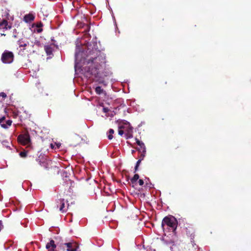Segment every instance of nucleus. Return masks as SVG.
<instances>
[{
    "mask_svg": "<svg viewBox=\"0 0 251 251\" xmlns=\"http://www.w3.org/2000/svg\"><path fill=\"white\" fill-rule=\"evenodd\" d=\"M64 245L66 246L67 251H76L78 246H76L75 243H64Z\"/></svg>",
    "mask_w": 251,
    "mask_h": 251,
    "instance_id": "obj_11",
    "label": "nucleus"
},
{
    "mask_svg": "<svg viewBox=\"0 0 251 251\" xmlns=\"http://www.w3.org/2000/svg\"><path fill=\"white\" fill-rule=\"evenodd\" d=\"M13 37L14 38H17V36L16 35H13Z\"/></svg>",
    "mask_w": 251,
    "mask_h": 251,
    "instance_id": "obj_34",
    "label": "nucleus"
},
{
    "mask_svg": "<svg viewBox=\"0 0 251 251\" xmlns=\"http://www.w3.org/2000/svg\"><path fill=\"white\" fill-rule=\"evenodd\" d=\"M46 248L49 251H57L55 250L56 246L53 240H50V242L47 244Z\"/></svg>",
    "mask_w": 251,
    "mask_h": 251,
    "instance_id": "obj_10",
    "label": "nucleus"
},
{
    "mask_svg": "<svg viewBox=\"0 0 251 251\" xmlns=\"http://www.w3.org/2000/svg\"><path fill=\"white\" fill-rule=\"evenodd\" d=\"M43 25V24L41 22H40V23H38V24H37L36 26L37 27L39 28V27H42Z\"/></svg>",
    "mask_w": 251,
    "mask_h": 251,
    "instance_id": "obj_28",
    "label": "nucleus"
},
{
    "mask_svg": "<svg viewBox=\"0 0 251 251\" xmlns=\"http://www.w3.org/2000/svg\"><path fill=\"white\" fill-rule=\"evenodd\" d=\"M165 226L168 227L170 230L175 232L177 226V221L173 216H166L163 218L161 224V226L163 229H164Z\"/></svg>",
    "mask_w": 251,
    "mask_h": 251,
    "instance_id": "obj_2",
    "label": "nucleus"
},
{
    "mask_svg": "<svg viewBox=\"0 0 251 251\" xmlns=\"http://www.w3.org/2000/svg\"><path fill=\"white\" fill-rule=\"evenodd\" d=\"M103 90L101 89V87L100 86H97L95 88V92L98 95L101 94L103 92Z\"/></svg>",
    "mask_w": 251,
    "mask_h": 251,
    "instance_id": "obj_17",
    "label": "nucleus"
},
{
    "mask_svg": "<svg viewBox=\"0 0 251 251\" xmlns=\"http://www.w3.org/2000/svg\"><path fill=\"white\" fill-rule=\"evenodd\" d=\"M109 135L108 136V138L109 140H111L113 138V134L114 133V131L113 129H109Z\"/></svg>",
    "mask_w": 251,
    "mask_h": 251,
    "instance_id": "obj_19",
    "label": "nucleus"
},
{
    "mask_svg": "<svg viewBox=\"0 0 251 251\" xmlns=\"http://www.w3.org/2000/svg\"><path fill=\"white\" fill-rule=\"evenodd\" d=\"M80 54V52H76L75 53V57L76 60H78L79 58V56ZM81 54H82V52H81Z\"/></svg>",
    "mask_w": 251,
    "mask_h": 251,
    "instance_id": "obj_25",
    "label": "nucleus"
},
{
    "mask_svg": "<svg viewBox=\"0 0 251 251\" xmlns=\"http://www.w3.org/2000/svg\"><path fill=\"white\" fill-rule=\"evenodd\" d=\"M1 60L3 63H11L14 60V54L12 52L5 50L2 54Z\"/></svg>",
    "mask_w": 251,
    "mask_h": 251,
    "instance_id": "obj_3",
    "label": "nucleus"
},
{
    "mask_svg": "<svg viewBox=\"0 0 251 251\" xmlns=\"http://www.w3.org/2000/svg\"><path fill=\"white\" fill-rule=\"evenodd\" d=\"M139 152L140 153V154L139 156V159L143 160L146 156V150H145V151H141V152Z\"/></svg>",
    "mask_w": 251,
    "mask_h": 251,
    "instance_id": "obj_18",
    "label": "nucleus"
},
{
    "mask_svg": "<svg viewBox=\"0 0 251 251\" xmlns=\"http://www.w3.org/2000/svg\"><path fill=\"white\" fill-rule=\"evenodd\" d=\"M36 161H37L39 163L40 166L43 167L46 169H49L51 167V162L50 160H47L45 159H43L42 161H41L40 159L39 158L36 159Z\"/></svg>",
    "mask_w": 251,
    "mask_h": 251,
    "instance_id": "obj_8",
    "label": "nucleus"
},
{
    "mask_svg": "<svg viewBox=\"0 0 251 251\" xmlns=\"http://www.w3.org/2000/svg\"><path fill=\"white\" fill-rule=\"evenodd\" d=\"M2 16L3 17L2 19H6L7 20H9V17L10 16V15L7 11H5Z\"/></svg>",
    "mask_w": 251,
    "mask_h": 251,
    "instance_id": "obj_20",
    "label": "nucleus"
},
{
    "mask_svg": "<svg viewBox=\"0 0 251 251\" xmlns=\"http://www.w3.org/2000/svg\"><path fill=\"white\" fill-rule=\"evenodd\" d=\"M2 144L3 146H5L6 147H8V144H9L8 142L6 141H3L2 142Z\"/></svg>",
    "mask_w": 251,
    "mask_h": 251,
    "instance_id": "obj_26",
    "label": "nucleus"
},
{
    "mask_svg": "<svg viewBox=\"0 0 251 251\" xmlns=\"http://www.w3.org/2000/svg\"><path fill=\"white\" fill-rule=\"evenodd\" d=\"M20 155L22 157H26L27 156V152L26 151H21L20 153Z\"/></svg>",
    "mask_w": 251,
    "mask_h": 251,
    "instance_id": "obj_22",
    "label": "nucleus"
},
{
    "mask_svg": "<svg viewBox=\"0 0 251 251\" xmlns=\"http://www.w3.org/2000/svg\"><path fill=\"white\" fill-rule=\"evenodd\" d=\"M56 206L57 208H59V210L62 213L66 212L69 209V204H68V205L66 207L65 206V200L64 199H59L56 201Z\"/></svg>",
    "mask_w": 251,
    "mask_h": 251,
    "instance_id": "obj_5",
    "label": "nucleus"
},
{
    "mask_svg": "<svg viewBox=\"0 0 251 251\" xmlns=\"http://www.w3.org/2000/svg\"><path fill=\"white\" fill-rule=\"evenodd\" d=\"M138 183L140 186H142L144 184V181L142 179H139L138 181Z\"/></svg>",
    "mask_w": 251,
    "mask_h": 251,
    "instance_id": "obj_27",
    "label": "nucleus"
},
{
    "mask_svg": "<svg viewBox=\"0 0 251 251\" xmlns=\"http://www.w3.org/2000/svg\"><path fill=\"white\" fill-rule=\"evenodd\" d=\"M1 36H5V35H6V34H4V33H1Z\"/></svg>",
    "mask_w": 251,
    "mask_h": 251,
    "instance_id": "obj_33",
    "label": "nucleus"
},
{
    "mask_svg": "<svg viewBox=\"0 0 251 251\" xmlns=\"http://www.w3.org/2000/svg\"><path fill=\"white\" fill-rule=\"evenodd\" d=\"M135 140L137 144L139 146V147L136 148V150L139 152H141V151H145V150H146V146L142 141H140L136 138H135Z\"/></svg>",
    "mask_w": 251,
    "mask_h": 251,
    "instance_id": "obj_12",
    "label": "nucleus"
},
{
    "mask_svg": "<svg viewBox=\"0 0 251 251\" xmlns=\"http://www.w3.org/2000/svg\"><path fill=\"white\" fill-rule=\"evenodd\" d=\"M3 228V226L2 225V223L1 221H0V231Z\"/></svg>",
    "mask_w": 251,
    "mask_h": 251,
    "instance_id": "obj_30",
    "label": "nucleus"
},
{
    "mask_svg": "<svg viewBox=\"0 0 251 251\" xmlns=\"http://www.w3.org/2000/svg\"><path fill=\"white\" fill-rule=\"evenodd\" d=\"M125 133V130L123 128H120V126H119V130L118 131V134L122 136Z\"/></svg>",
    "mask_w": 251,
    "mask_h": 251,
    "instance_id": "obj_23",
    "label": "nucleus"
},
{
    "mask_svg": "<svg viewBox=\"0 0 251 251\" xmlns=\"http://www.w3.org/2000/svg\"><path fill=\"white\" fill-rule=\"evenodd\" d=\"M35 17L32 14H26L24 16V19L25 22L29 23L34 20Z\"/></svg>",
    "mask_w": 251,
    "mask_h": 251,
    "instance_id": "obj_13",
    "label": "nucleus"
},
{
    "mask_svg": "<svg viewBox=\"0 0 251 251\" xmlns=\"http://www.w3.org/2000/svg\"><path fill=\"white\" fill-rule=\"evenodd\" d=\"M120 128L124 129L126 139L132 138L133 128L130 125L128 122L125 123L124 125L120 126Z\"/></svg>",
    "mask_w": 251,
    "mask_h": 251,
    "instance_id": "obj_4",
    "label": "nucleus"
},
{
    "mask_svg": "<svg viewBox=\"0 0 251 251\" xmlns=\"http://www.w3.org/2000/svg\"><path fill=\"white\" fill-rule=\"evenodd\" d=\"M135 152V151L134 150H132V153H133L134 152Z\"/></svg>",
    "mask_w": 251,
    "mask_h": 251,
    "instance_id": "obj_35",
    "label": "nucleus"
},
{
    "mask_svg": "<svg viewBox=\"0 0 251 251\" xmlns=\"http://www.w3.org/2000/svg\"><path fill=\"white\" fill-rule=\"evenodd\" d=\"M141 161H142V160L139 159L137 161V162H136V164L134 168V172H136L138 170V167H139Z\"/></svg>",
    "mask_w": 251,
    "mask_h": 251,
    "instance_id": "obj_21",
    "label": "nucleus"
},
{
    "mask_svg": "<svg viewBox=\"0 0 251 251\" xmlns=\"http://www.w3.org/2000/svg\"><path fill=\"white\" fill-rule=\"evenodd\" d=\"M42 30H43V29L42 28H39V29H37V32L38 33H39V32H41V31H42Z\"/></svg>",
    "mask_w": 251,
    "mask_h": 251,
    "instance_id": "obj_31",
    "label": "nucleus"
},
{
    "mask_svg": "<svg viewBox=\"0 0 251 251\" xmlns=\"http://www.w3.org/2000/svg\"><path fill=\"white\" fill-rule=\"evenodd\" d=\"M12 28V24L8 23L6 19H0V29L6 30Z\"/></svg>",
    "mask_w": 251,
    "mask_h": 251,
    "instance_id": "obj_7",
    "label": "nucleus"
},
{
    "mask_svg": "<svg viewBox=\"0 0 251 251\" xmlns=\"http://www.w3.org/2000/svg\"><path fill=\"white\" fill-rule=\"evenodd\" d=\"M28 43L27 41H24L22 39H20L18 41V44L19 45V46L20 48L21 47L25 48L27 46Z\"/></svg>",
    "mask_w": 251,
    "mask_h": 251,
    "instance_id": "obj_15",
    "label": "nucleus"
},
{
    "mask_svg": "<svg viewBox=\"0 0 251 251\" xmlns=\"http://www.w3.org/2000/svg\"><path fill=\"white\" fill-rule=\"evenodd\" d=\"M0 97L5 99L6 97V94L4 92H1L0 93Z\"/></svg>",
    "mask_w": 251,
    "mask_h": 251,
    "instance_id": "obj_24",
    "label": "nucleus"
},
{
    "mask_svg": "<svg viewBox=\"0 0 251 251\" xmlns=\"http://www.w3.org/2000/svg\"><path fill=\"white\" fill-rule=\"evenodd\" d=\"M86 53L84 63L87 65L83 68L85 75L88 78L93 76L96 82L106 85L104 78L106 75H103L100 73V70L105 63L104 58L101 55L100 51L96 49L92 50L88 49Z\"/></svg>",
    "mask_w": 251,
    "mask_h": 251,
    "instance_id": "obj_1",
    "label": "nucleus"
},
{
    "mask_svg": "<svg viewBox=\"0 0 251 251\" xmlns=\"http://www.w3.org/2000/svg\"><path fill=\"white\" fill-rule=\"evenodd\" d=\"M139 178L138 174H135L133 177L131 179L130 181L132 183H135Z\"/></svg>",
    "mask_w": 251,
    "mask_h": 251,
    "instance_id": "obj_16",
    "label": "nucleus"
},
{
    "mask_svg": "<svg viewBox=\"0 0 251 251\" xmlns=\"http://www.w3.org/2000/svg\"><path fill=\"white\" fill-rule=\"evenodd\" d=\"M18 139L20 143L24 145H28L30 143V136L28 134L20 135Z\"/></svg>",
    "mask_w": 251,
    "mask_h": 251,
    "instance_id": "obj_6",
    "label": "nucleus"
},
{
    "mask_svg": "<svg viewBox=\"0 0 251 251\" xmlns=\"http://www.w3.org/2000/svg\"><path fill=\"white\" fill-rule=\"evenodd\" d=\"M103 111L104 112V113H107L109 111V109L108 108H106V107H103Z\"/></svg>",
    "mask_w": 251,
    "mask_h": 251,
    "instance_id": "obj_29",
    "label": "nucleus"
},
{
    "mask_svg": "<svg viewBox=\"0 0 251 251\" xmlns=\"http://www.w3.org/2000/svg\"><path fill=\"white\" fill-rule=\"evenodd\" d=\"M50 147L52 148V149H53L54 148V146L52 144H50Z\"/></svg>",
    "mask_w": 251,
    "mask_h": 251,
    "instance_id": "obj_32",
    "label": "nucleus"
},
{
    "mask_svg": "<svg viewBox=\"0 0 251 251\" xmlns=\"http://www.w3.org/2000/svg\"><path fill=\"white\" fill-rule=\"evenodd\" d=\"M12 123V121L11 120H6L5 117L4 116L0 118V125L4 128H7L8 126H10Z\"/></svg>",
    "mask_w": 251,
    "mask_h": 251,
    "instance_id": "obj_9",
    "label": "nucleus"
},
{
    "mask_svg": "<svg viewBox=\"0 0 251 251\" xmlns=\"http://www.w3.org/2000/svg\"><path fill=\"white\" fill-rule=\"evenodd\" d=\"M44 50L47 55H50L52 54L53 48L51 45H45L44 46Z\"/></svg>",
    "mask_w": 251,
    "mask_h": 251,
    "instance_id": "obj_14",
    "label": "nucleus"
}]
</instances>
